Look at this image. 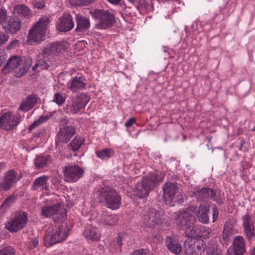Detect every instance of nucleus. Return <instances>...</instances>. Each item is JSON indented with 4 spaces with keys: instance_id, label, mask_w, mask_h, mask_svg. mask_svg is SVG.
<instances>
[{
    "instance_id": "obj_49",
    "label": "nucleus",
    "mask_w": 255,
    "mask_h": 255,
    "mask_svg": "<svg viewBox=\"0 0 255 255\" xmlns=\"http://www.w3.org/2000/svg\"><path fill=\"white\" fill-rule=\"evenodd\" d=\"M213 212V222H214L218 218L219 211L217 207L216 206H214L212 208Z\"/></svg>"
},
{
    "instance_id": "obj_55",
    "label": "nucleus",
    "mask_w": 255,
    "mask_h": 255,
    "mask_svg": "<svg viewBox=\"0 0 255 255\" xmlns=\"http://www.w3.org/2000/svg\"><path fill=\"white\" fill-rule=\"evenodd\" d=\"M18 44V40H14L13 41H11L10 44L8 46V49H11L14 48V47L16 46Z\"/></svg>"
},
{
    "instance_id": "obj_7",
    "label": "nucleus",
    "mask_w": 255,
    "mask_h": 255,
    "mask_svg": "<svg viewBox=\"0 0 255 255\" xmlns=\"http://www.w3.org/2000/svg\"><path fill=\"white\" fill-rule=\"evenodd\" d=\"M64 180L66 182H74L83 176V169L78 164H68L63 170Z\"/></svg>"
},
{
    "instance_id": "obj_51",
    "label": "nucleus",
    "mask_w": 255,
    "mask_h": 255,
    "mask_svg": "<svg viewBox=\"0 0 255 255\" xmlns=\"http://www.w3.org/2000/svg\"><path fill=\"white\" fill-rule=\"evenodd\" d=\"M29 69V67H24L22 69H20V71L16 74L17 77H20L24 75L27 72L28 69Z\"/></svg>"
},
{
    "instance_id": "obj_52",
    "label": "nucleus",
    "mask_w": 255,
    "mask_h": 255,
    "mask_svg": "<svg viewBox=\"0 0 255 255\" xmlns=\"http://www.w3.org/2000/svg\"><path fill=\"white\" fill-rule=\"evenodd\" d=\"M34 6L38 9H42L45 7V3L43 1H35L34 2Z\"/></svg>"
},
{
    "instance_id": "obj_28",
    "label": "nucleus",
    "mask_w": 255,
    "mask_h": 255,
    "mask_svg": "<svg viewBox=\"0 0 255 255\" xmlns=\"http://www.w3.org/2000/svg\"><path fill=\"white\" fill-rule=\"evenodd\" d=\"M209 207L205 205H200L199 208L198 218L199 221L204 224L208 223L209 222L208 212Z\"/></svg>"
},
{
    "instance_id": "obj_27",
    "label": "nucleus",
    "mask_w": 255,
    "mask_h": 255,
    "mask_svg": "<svg viewBox=\"0 0 255 255\" xmlns=\"http://www.w3.org/2000/svg\"><path fill=\"white\" fill-rule=\"evenodd\" d=\"M84 235L85 238L88 240L91 241L99 240L101 236L97 229L91 226H89L86 228L84 231Z\"/></svg>"
},
{
    "instance_id": "obj_4",
    "label": "nucleus",
    "mask_w": 255,
    "mask_h": 255,
    "mask_svg": "<svg viewBox=\"0 0 255 255\" xmlns=\"http://www.w3.org/2000/svg\"><path fill=\"white\" fill-rule=\"evenodd\" d=\"M68 236L62 225L55 226L54 228H49L46 231L44 238L46 247H51L65 240Z\"/></svg>"
},
{
    "instance_id": "obj_42",
    "label": "nucleus",
    "mask_w": 255,
    "mask_h": 255,
    "mask_svg": "<svg viewBox=\"0 0 255 255\" xmlns=\"http://www.w3.org/2000/svg\"><path fill=\"white\" fill-rule=\"evenodd\" d=\"M12 186L3 179L0 182V190L6 191L9 190Z\"/></svg>"
},
{
    "instance_id": "obj_44",
    "label": "nucleus",
    "mask_w": 255,
    "mask_h": 255,
    "mask_svg": "<svg viewBox=\"0 0 255 255\" xmlns=\"http://www.w3.org/2000/svg\"><path fill=\"white\" fill-rule=\"evenodd\" d=\"M43 58L44 60L40 59L37 61L38 62L39 67L41 70L47 69L49 66L46 62L47 59H49L48 57H46L45 58L44 57Z\"/></svg>"
},
{
    "instance_id": "obj_31",
    "label": "nucleus",
    "mask_w": 255,
    "mask_h": 255,
    "mask_svg": "<svg viewBox=\"0 0 255 255\" xmlns=\"http://www.w3.org/2000/svg\"><path fill=\"white\" fill-rule=\"evenodd\" d=\"M48 176H40L34 180L32 184V189L33 190H38L39 188H42L48 183Z\"/></svg>"
},
{
    "instance_id": "obj_34",
    "label": "nucleus",
    "mask_w": 255,
    "mask_h": 255,
    "mask_svg": "<svg viewBox=\"0 0 255 255\" xmlns=\"http://www.w3.org/2000/svg\"><path fill=\"white\" fill-rule=\"evenodd\" d=\"M114 150L111 148H105L96 151L97 156L103 160L110 158L114 155Z\"/></svg>"
},
{
    "instance_id": "obj_50",
    "label": "nucleus",
    "mask_w": 255,
    "mask_h": 255,
    "mask_svg": "<svg viewBox=\"0 0 255 255\" xmlns=\"http://www.w3.org/2000/svg\"><path fill=\"white\" fill-rule=\"evenodd\" d=\"M95 0H76L78 4L81 5H88L93 2Z\"/></svg>"
},
{
    "instance_id": "obj_8",
    "label": "nucleus",
    "mask_w": 255,
    "mask_h": 255,
    "mask_svg": "<svg viewBox=\"0 0 255 255\" xmlns=\"http://www.w3.org/2000/svg\"><path fill=\"white\" fill-rule=\"evenodd\" d=\"M20 120V117L12 116L10 112L5 113L0 117V128L12 130L17 126Z\"/></svg>"
},
{
    "instance_id": "obj_9",
    "label": "nucleus",
    "mask_w": 255,
    "mask_h": 255,
    "mask_svg": "<svg viewBox=\"0 0 255 255\" xmlns=\"http://www.w3.org/2000/svg\"><path fill=\"white\" fill-rule=\"evenodd\" d=\"M60 207L59 203L44 206L42 209V214L46 217L53 216L54 221L58 222L59 220L64 218L65 216V212L60 211Z\"/></svg>"
},
{
    "instance_id": "obj_22",
    "label": "nucleus",
    "mask_w": 255,
    "mask_h": 255,
    "mask_svg": "<svg viewBox=\"0 0 255 255\" xmlns=\"http://www.w3.org/2000/svg\"><path fill=\"white\" fill-rule=\"evenodd\" d=\"M22 62L21 57L18 56H14L10 58L6 64L2 69V72L6 74L12 70L17 68Z\"/></svg>"
},
{
    "instance_id": "obj_29",
    "label": "nucleus",
    "mask_w": 255,
    "mask_h": 255,
    "mask_svg": "<svg viewBox=\"0 0 255 255\" xmlns=\"http://www.w3.org/2000/svg\"><path fill=\"white\" fill-rule=\"evenodd\" d=\"M16 176V172L13 169H11L5 173L3 179L13 186L16 182L19 179V178L17 179Z\"/></svg>"
},
{
    "instance_id": "obj_37",
    "label": "nucleus",
    "mask_w": 255,
    "mask_h": 255,
    "mask_svg": "<svg viewBox=\"0 0 255 255\" xmlns=\"http://www.w3.org/2000/svg\"><path fill=\"white\" fill-rule=\"evenodd\" d=\"M14 11L15 13L23 16H29L30 14V10L28 7L22 4L16 5L14 8Z\"/></svg>"
},
{
    "instance_id": "obj_64",
    "label": "nucleus",
    "mask_w": 255,
    "mask_h": 255,
    "mask_svg": "<svg viewBox=\"0 0 255 255\" xmlns=\"http://www.w3.org/2000/svg\"><path fill=\"white\" fill-rule=\"evenodd\" d=\"M251 255H255V247L254 248L253 250L252 251Z\"/></svg>"
},
{
    "instance_id": "obj_61",
    "label": "nucleus",
    "mask_w": 255,
    "mask_h": 255,
    "mask_svg": "<svg viewBox=\"0 0 255 255\" xmlns=\"http://www.w3.org/2000/svg\"><path fill=\"white\" fill-rule=\"evenodd\" d=\"M42 189L44 190L45 191H48L49 190V186H48V184H46L45 186H44L42 187Z\"/></svg>"
},
{
    "instance_id": "obj_30",
    "label": "nucleus",
    "mask_w": 255,
    "mask_h": 255,
    "mask_svg": "<svg viewBox=\"0 0 255 255\" xmlns=\"http://www.w3.org/2000/svg\"><path fill=\"white\" fill-rule=\"evenodd\" d=\"M100 221L105 225L113 226L117 222V217L115 215H109L104 212L102 214Z\"/></svg>"
},
{
    "instance_id": "obj_56",
    "label": "nucleus",
    "mask_w": 255,
    "mask_h": 255,
    "mask_svg": "<svg viewBox=\"0 0 255 255\" xmlns=\"http://www.w3.org/2000/svg\"><path fill=\"white\" fill-rule=\"evenodd\" d=\"M50 116H47V115L41 116L39 117L38 120H39V122L40 123V124H42V123L47 121L48 119H50Z\"/></svg>"
},
{
    "instance_id": "obj_57",
    "label": "nucleus",
    "mask_w": 255,
    "mask_h": 255,
    "mask_svg": "<svg viewBox=\"0 0 255 255\" xmlns=\"http://www.w3.org/2000/svg\"><path fill=\"white\" fill-rule=\"evenodd\" d=\"M71 109H72V105H67L64 110L66 113H67V114L71 113L72 114V111L71 110Z\"/></svg>"
},
{
    "instance_id": "obj_40",
    "label": "nucleus",
    "mask_w": 255,
    "mask_h": 255,
    "mask_svg": "<svg viewBox=\"0 0 255 255\" xmlns=\"http://www.w3.org/2000/svg\"><path fill=\"white\" fill-rule=\"evenodd\" d=\"M65 98L63 97L61 94L56 93L54 95V98L53 101L59 106H61L65 102Z\"/></svg>"
},
{
    "instance_id": "obj_16",
    "label": "nucleus",
    "mask_w": 255,
    "mask_h": 255,
    "mask_svg": "<svg viewBox=\"0 0 255 255\" xmlns=\"http://www.w3.org/2000/svg\"><path fill=\"white\" fill-rule=\"evenodd\" d=\"M160 214L154 209H149L147 214L144 216L143 223L145 225L152 228L161 223Z\"/></svg>"
},
{
    "instance_id": "obj_19",
    "label": "nucleus",
    "mask_w": 255,
    "mask_h": 255,
    "mask_svg": "<svg viewBox=\"0 0 255 255\" xmlns=\"http://www.w3.org/2000/svg\"><path fill=\"white\" fill-rule=\"evenodd\" d=\"M22 26L20 19L17 17H10L6 23L2 25V28L7 33L15 34Z\"/></svg>"
},
{
    "instance_id": "obj_32",
    "label": "nucleus",
    "mask_w": 255,
    "mask_h": 255,
    "mask_svg": "<svg viewBox=\"0 0 255 255\" xmlns=\"http://www.w3.org/2000/svg\"><path fill=\"white\" fill-rule=\"evenodd\" d=\"M16 196L11 195L6 198L0 207V214H3L7 209L10 207L15 202Z\"/></svg>"
},
{
    "instance_id": "obj_47",
    "label": "nucleus",
    "mask_w": 255,
    "mask_h": 255,
    "mask_svg": "<svg viewBox=\"0 0 255 255\" xmlns=\"http://www.w3.org/2000/svg\"><path fill=\"white\" fill-rule=\"evenodd\" d=\"M38 240L37 238L32 239L29 243L28 248L31 250L35 248L38 244Z\"/></svg>"
},
{
    "instance_id": "obj_58",
    "label": "nucleus",
    "mask_w": 255,
    "mask_h": 255,
    "mask_svg": "<svg viewBox=\"0 0 255 255\" xmlns=\"http://www.w3.org/2000/svg\"><path fill=\"white\" fill-rule=\"evenodd\" d=\"M5 60V56L4 55L1 54L0 53V67L1 66V65L4 62Z\"/></svg>"
},
{
    "instance_id": "obj_25",
    "label": "nucleus",
    "mask_w": 255,
    "mask_h": 255,
    "mask_svg": "<svg viewBox=\"0 0 255 255\" xmlns=\"http://www.w3.org/2000/svg\"><path fill=\"white\" fill-rule=\"evenodd\" d=\"M85 79L83 77H75L69 84L68 88L72 91L81 90L86 88Z\"/></svg>"
},
{
    "instance_id": "obj_24",
    "label": "nucleus",
    "mask_w": 255,
    "mask_h": 255,
    "mask_svg": "<svg viewBox=\"0 0 255 255\" xmlns=\"http://www.w3.org/2000/svg\"><path fill=\"white\" fill-rule=\"evenodd\" d=\"M37 101V97L34 95H30L26 99L25 101L21 103L18 108V110L26 112L34 106Z\"/></svg>"
},
{
    "instance_id": "obj_53",
    "label": "nucleus",
    "mask_w": 255,
    "mask_h": 255,
    "mask_svg": "<svg viewBox=\"0 0 255 255\" xmlns=\"http://www.w3.org/2000/svg\"><path fill=\"white\" fill-rule=\"evenodd\" d=\"M135 121V119L134 118H132L128 120L125 123V126L127 128L130 127L132 126Z\"/></svg>"
},
{
    "instance_id": "obj_33",
    "label": "nucleus",
    "mask_w": 255,
    "mask_h": 255,
    "mask_svg": "<svg viewBox=\"0 0 255 255\" xmlns=\"http://www.w3.org/2000/svg\"><path fill=\"white\" fill-rule=\"evenodd\" d=\"M134 192L140 198L146 197L149 194V191L145 188L142 182L138 183L134 186Z\"/></svg>"
},
{
    "instance_id": "obj_43",
    "label": "nucleus",
    "mask_w": 255,
    "mask_h": 255,
    "mask_svg": "<svg viewBox=\"0 0 255 255\" xmlns=\"http://www.w3.org/2000/svg\"><path fill=\"white\" fill-rule=\"evenodd\" d=\"M7 18V11L5 9H0V24L5 22Z\"/></svg>"
},
{
    "instance_id": "obj_11",
    "label": "nucleus",
    "mask_w": 255,
    "mask_h": 255,
    "mask_svg": "<svg viewBox=\"0 0 255 255\" xmlns=\"http://www.w3.org/2000/svg\"><path fill=\"white\" fill-rule=\"evenodd\" d=\"M66 47L65 42H54L47 45L43 50V57H49L52 54L57 55Z\"/></svg>"
},
{
    "instance_id": "obj_45",
    "label": "nucleus",
    "mask_w": 255,
    "mask_h": 255,
    "mask_svg": "<svg viewBox=\"0 0 255 255\" xmlns=\"http://www.w3.org/2000/svg\"><path fill=\"white\" fill-rule=\"evenodd\" d=\"M9 36L0 31V46L4 45L8 40Z\"/></svg>"
},
{
    "instance_id": "obj_23",
    "label": "nucleus",
    "mask_w": 255,
    "mask_h": 255,
    "mask_svg": "<svg viewBox=\"0 0 255 255\" xmlns=\"http://www.w3.org/2000/svg\"><path fill=\"white\" fill-rule=\"evenodd\" d=\"M245 245L246 242L243 237H235L233 242V247L235 255H244L246 252Z\"/></svg>"
},
{
    "instance_id": "obj_62",
    "label": "nucleus",
    "mask_w": 255,
    "mask_h": 255,
    "mask_svg": "<svg viewBox=\"0 0 255 255\" xmlns=\"http://www.w3.org/2000/svg\"><path fill=\"white\" fill-rule=\"evenodd\" d=\"M39 67V64H38V61H37V62H36V63L35 64V65H34V66H33V67H32V70H35V69H36L37 67Z\"/></svg>"
},
{
    "instance_id": "obj_54",
    "label": "nucleus",
    "mask_w": 255,
    "mask_h": 255,
    "mask_svg": "<svg viewBox=\"0 0 255 255\" xmlns=\"http://www.w3.org/2000/svg\"><path fill=\"white\" fill-rule=\"evenodd\" d=\"M40 123L39 122V120L36 121L33 123V124L29 127L28 129L29 131L30 132L33 129L35 128L36 127H38L39 125H40Z\"/></svg>"
},
{
    "instance_id": "obj_21",
    "label": "nucleus",
    "mask_w": 255,
    "mask_h": 255,
    "mask_svg": "<svg viewBox=\"0 0 255 255\" xmlns=\"http://www.w3.org/2000/svg\"><path fill=\"white\" fill-rule=\"evenodd\" d=\"M75 19L76 22V31L85 32L89 28L90 21L88 17L83 16L81 14H76Z\"/></svg>"
},
{
    "instance_id": "obj_35",
    "label": "nucleus",
    "mask_w": 255,
    "mask_h": 255,
    "mask_svg": "<svg viewBox=\"0 0 255 255\" xmlns=\"http://www.w3.org/2000/svg\"><path fill=\"white\" fill-rule=\"evenodd\" d=\"M84 141V138L79 136H76L73 140L69 144L68 146L73 151H76L81 148Z\"/></svg>"
},
{
    "instance_id": "obj_36",
    "label": "nucleus",
    "mask_w": 255,
    "mask_h": 255,
    "mask_svg": "<svg viewBox=\"0 0 255 255\" xmlns=\"http://www.w3.org/2000/svg\"><path fill=\"white\" fill-rule=\"evenodd\" d=\"M50 156H38L36 158L35 165L37 169H42L44 168L50 161Z\"/></svg>"
},
{
    "instance_id": "obj_6",
    "label": "nucleus",
    "mask_w": 255,
    "mask_h": 255,
    "mask_svg": "<svg viewBox=\"0 0 255 255\" xmlns=\"http://www.w3.org/2000/svg\"><path fill=\"white\" fill-rule=\"evenodd\" d=\"M27 222V213L21 211L11 215L5 227L11 233H16L25 227Z\"/></svg>"
},
{
    "instance_id": "obj_48",
    "label": "nucleus",
    "mask_w": 255,
    "mask_h": 255,
    "mask_svg": "<svg viewBox=\"0 0 255 255\" xmlns=\"http://www.w3.org/2000/svg\"><path fill=\"white\" fill-rule=\"evenodd\" d=\"M229 225L226 223L224 225V228L223 233V238L225 241H226L228 239L229 234Z\"/></svg>"
},
{
    "instance_id": "obj_14",
    "label": "nucleus",
    "mask_w": 255,
    "mask_h": 255,
    "mask_svg": "<svg viewBox=\"0 0 255 255\" xmlns=\"http://www.w3.org/2000/svg\"><path fill=\"white\" fill-rule=\"evenodd\" d=\"M75 128L69 125H65L61 127L57 133L58 139L62 143H67L75 134Z\"/></svg>"
},
{
    "instance_id": "obj_3",
    "label": "nucleus",
    "mask_w": 255,
    "mask_h": 255,
    "mask_svg": "<svg viewBox=\"0 0 255 255\" xmlns=\"http://www.w3.org/2000/svg\"><path fill=\"white\" fill-rule=\"evenodd\" d=\"M98 198L100 203L113 210L120 208L121 197L119 194L109 187H105L98 191Z\"/></svg>"
},
{
    "instance_id": "obj_46",
    "label": "nucleus",
    "mask_w": 255,
    "mask_h": 255,
    "mask_svg": "<svg viewBox=\"0 0 255 255\" xmlns=\"http://www.w3.org/2000/svg\"><path fill=\"white\" fill-rule=\"evenodd\" d=\"M132 255H150L148 250L140 249L134 251Z\"/></svg>"
},
{
    "instance_id": "obj_63",
    "label": "nucleus",
    "mask_w": 255,
    "mask_h": 255,
    "mask_svg": "<svg viewBox=\"0 0 255 255\" xmlns=\"http://www.w3.org/2000/svg\"><path fill=\"white\" fill-rule=\"evenodd\" d=\"M39 67V64H38V61H37V62H36V63L35 64V65H34V66H33V67H32V70H35V69H36L37 67Z\"/></svg>"
},
{
    "instance_id": "obj_38",
    "label": "nucleus",
    "mask_w": 255,
    "mask_h": 255,
    "mask_svg": "<svg viewBox=\"0 0 255 255\" xmlns=\"http://www.w3.org/2000/svg\"><path fill=\"white\" fill-rule=\"evenodd\" d=\"M206 255H222L221 250L216 244H212L207 249Z\"/></svg>"
},
{
    "instance_id": "obj_12",
    "label": "nucleus",
    "mask_w": 255,
    "mask_h": 255,
    "mask_svg": "<svg viewBox=\"0 0 255 255\" xmlns=\"http://www.w3.org/2000/svg\"><path fill=\"white\" fill-rule=\"evenodd\" d=\"M74 27V22L71 15L65 12L63 14L58 20L57 24V29L61 32H67L70 31Z\"/></svg>"
},
{
    "instance_id": "obj_2",
    "label": "nucleus",
    "mask_w": 255,
    "mask_h": 255,
    "mask_svg": "<svg viewBox=\"0 0 255 255\" xmlns=\"http://www.w3.org/2000/svg\"><path fill=\"white\" fill-rule=\"evenodd\" d=\"M50 22L49 18L44 15L41 17L33 25L28 35V40L30 44L32 42L40 43L44 39L47 26Z\"/></svg>"
},
{
    "instance_id": "obj_13",
    "label": "nucleus",
    "mask_w": 255,
    "mask_h": 255,
    "mask_svg": "<svg viewBox=\"0 0 255 255\" xmlns=\"http://www.w3.org/2000/svg\"><path fill=\"white\" fill-rule=\"evenodd\" d=\"M164 175L161 173L156 171L150 176L144 177L142 180L143 184L144 185L149 192L154 188L158 185L159 181H162Z\"/></svg>"
},
{
    "instance_id": "obj_59",
    "label": "nucleus",
    "mask_w": 255,
    "mask_h": 255,
    "mask_svg": "<svg viewBox=\"0 0 255 255\" xmlns=\"http://www.w3.org/2000/svg\"><path fill=\"white\" fill-rule=\"evenodd\" d=\"M121 0H107L109 2L112 4H118Z\"/></svg>"
},
{
    "instance_id": "obj_17",
    "label": "nucleus",
    "mask_w": 255,
    "mask_h": 255,
    "mask_svg": "<svg viewBox=\"0 0 255 255\" xmlns=\"http://www.w3.org/2000/svg\"><path fill=\"white\" fill-rule=\"evenodd\" d=\"M244 231L247 239L251 241L255 237V228L254 223L252 221V218L249 214H246L243 217Z\"/></svg>"
},
{
    "instance_id": "obj_15",
    "label": "nucleus",
    "mask_w": 255,
    "mask_h": 255,
    "mask_svg": "<svg viewBox=\"0 0 255 255\" xmlns=\"http://www.w3.org/2000/svg\"><path fill=\"white\" fill-rule=\"evenodd\" d=\"M184 249L186 255H201L205 251V245L203 240L198 241L191 245L186 244Z\"/></svg>"
},
{
    "instance_id": "obj_10",
    "label": "nucleus",
    "mask_w": 255,
    "mask_h": 255,
    "mask_svg": "<svg viewBox=\"0 0 255 255\" xmlns=\"http://www.w3.org/2000/svg\"><path fill=\"white\" fill-rule=\"evenodd\" d=\"M163 197L165 200L172 201L180 194L179 187L177 183L166 182L163 186Z\"/></svg>"
},
{
    "instance_id": "obj_26",
    "label": "nucleus",
    "mask_w": 255,
    "mask_h": 255,
    "mask_svg": "<svg viewBox=\"0 0 255 255\" xmlns=\"http://www.w3.org/2000/svg\"><path fill=\"white\" fill-rule=\"evenodd\" d=\"M165 243L168 249L172 253L177 255L181 252L182 250L181 246L174 239L167 237Z\"/></svg>"
},
{
    "instance_id": "obj_41",
    "label": "nucleus",
    "mask_w": 255,
    "mask_h": 255,
    "mask_svg": "<svg viewBox=\"0 0 255 255\" xmlns=\"http://www.w3.org/2000/svg\"><path fill=\"white\" fill-rule=\"evenodd\" d=\"M123 239V236L119 234L117 237H116L115 241V246L116 249L119 250L120 252L122 251V240Z\"/></svg>"
},
{
    "instance_id": "obj_60",
    "label": "nucleus",
    "mask_w": 255,
    "mask_h": 255,
    "mask_svg": "<svg viewBox=\"0 0 255 255\" xmlns=\"http://www.w3.org/2000/svg\"><path fill=\"white\" fill-rule=\"evenodd\" d=\"M139 3L140 4V6L142 5L145 7L146 5V2L145 0H139Z\"/></svg>"
},
{
    "instance_id": "obj_39",
    "label": "nucleus",
    "mask_w": 255,
    "mask_h": 255,
    "mask_svg": "<svg viewBox=\"0 0 255 255\" xmlns=\"http://www.w3.org/2000/svg\"><path fill=\"white\" fill-rule=\"evenodd\" d=\"M0 255H15V252L11 247L8 246L0 250Z\"/></svg>"
},
{
    "instance_id": "obj_5",
    "label": "nucleus",
    "mask_w": 255,
    "mask_h": 255,
    "mask_svg": "<svg viewBox=\"0 0 255 255\" xmlns=\"http://www.w3.org/2000/svg\"><path fill=\"white\" fill-rule=\"evenodd\" d=\"M90 13L96 20H98V23L95 25L98 29L108 28L113 25L116 21L114 15L108 10L96 9Z\"/></svg>"
},
{
    "instance_id": "obj_20",
    "label": "nucleus",
    "mask_w": 255,
    "mask_h": 255,
    "mask_svg": "<svg viewBox=\"0 0 255 255\" xmlns=\"http://www.w3.org/2000/svg\"><path fill=\"white\" fill-rule=\"evenodd\" d=\"M194 193L197 200L200 201H205L209 198L215 199L216 196L215 191L209 188H202Z\"/></svg>"
},
{
    "instance_id": "obj_18",
    "label": "nucleus",
    "mask_w": 255,
    "mask_h": 255,
    "mask_svg": "<svg viewBox=\"0 0 255 255\" xmlns=\"http://www.w3.org/2000/svg\"><path fill=\"white\" fill-rule=\"evenodd\" d=\"M90 100V97L85 94H80L73 99L72 114H75L84 108Z\"/></svg>"
},
{
    "instance_id": "obj_1",
    "label": "nucleus",
    "mask_w": 255,
    "mask_h": 255,
    "mask_svg": "<svg viewBox=\"0 0 255 255\" xmlns=\"http://www.w3.org/2000/svg\"><path fill=\"white\" fill-rule=\"evenodd\" d=\"M196 210V207H189L177 213L175 216L176 224L181 229H185V236L188 238H196L202 237L195 226L197 221Z\"/></svg>"
}]
</instances>
